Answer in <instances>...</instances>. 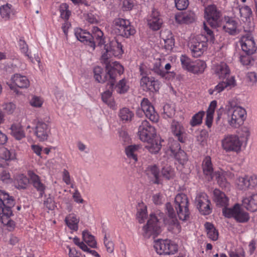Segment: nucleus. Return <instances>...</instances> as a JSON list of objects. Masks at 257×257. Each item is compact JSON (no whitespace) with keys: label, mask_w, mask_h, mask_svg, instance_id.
Masks as SVG:
<instances>
[{"label":"nucleus","mask_w":257,"mask_h":257,"mask_svg":"<svg viewBox=\"0 0 257 257\" xmlns=\"http://www.w3.org/2000/svg\"><path fill=\"white\" fill-rule=\"evenodd\" d=\"M104 52L101 56V61L105 65V68L108 71L110 77L114 78L117 74H120L123 71V67L117 62H112L111 57H119L121 56L123 50L122 45L116 40L111 41L109 44L104 45Z\"/></svg>","instance_id":"nucleus-1"},{"label":"nucleus","mask_w":257,"mask_h":257,"mask_svg":"<svg viewBox=\"0 0 257 257\" xmlns=\"http://www.w3.org/2000/svg\"><path fill=\"white\" fill-rule=\"evenodd\" d=\"M202 34L201 35L192 39L189 44L190 50L192 56L194 57L201 56L207 49V42L214 40L213 32L205 23L203 24V31L202 32Z\"/></svg>","instance_id":"nucleus-2"},{"label":"nucleus","mask_w":257,"mask_h":257,"mask_svg":"<svg viewBox=\"0 0 257 257\" xmlns=\"http://www.w3.org/2000/svg\"><path fill=\"white\" fill-rule=\"evenodd\" d=\"M13 197L4 190H0V220L5 225L13 228L14 222L10 217L13 215L12 208L14 206Z\"/></svg>","instance_id":"nucleus-3"},{"label":"nucleus","mask_w":257,"mask_h":257,"mask_svg":"<svg viewBox=\"0 0 257 257\" xmlns=\"http://www.w3.org/2000/svg\"><path fill=\"white\" fill-rule=\"evenodd\" d=\"M226 109L228 122L231 127L237 128L243 124L246 115L244 108L238 105L233 106L229 102Z\"/></svg>","instance_id":"nucleus-4"},{"label":"nucleus","mask_w":257,"mask_h":257,"mask_svg":"<svg viewBox=\"0 0 257 257\" xmlns=\"http://www.w3.org/2000/svg\"><path fill=\"white\" fill-rule=\"evenodd\" d=\"M163 217L164 213L158 211L155 214H150L147 224L143 227V236L149 238L152 235L159 234L161 232V220Z\"/></svg>","instance_id":"nucleus-5"},{"label":"nucleus","mask_w":257,"mask_h":257,"mask_svg":"<svg viewBox=\"0 0 257 257\" xmlns=\"http://www.w3.org/2000/svg\"><path fill=\"white\" fill-rule=\"evenodd\" d=\"M202 166L203 174L208 181L211 180L215 177L221 187L226 186V179L223 172L220 171L214 173L213 165L210 157L207 156L204 159Z\"/></svg>","instance_id":"nucleus-6"},{"label":"nucleus","mask_w":257,"mask_h":257,"mask_svg":"<svg viewBox=\"0 0 257 257\" xmlns=\"http://www.w3.org/2000/svg\"><path fill=\"white\" fill-rule=\"evenodd\" d=\"M112 30L117 35L128 38L136 33L135 28L131 25L130 21L122 18L115 19L112 24Z\"/></svg>","instance_id":"nucleus-7"},{"label":"nucleus","mask_w":257,"mask_h":257,"mask_svg":"<svg viewBox=\"0 0 257 257\" xmlns=\"http://www.w3.org/2000/svg\"><path fill=\"white\" fill-rule=\"evenodd\" d=\"M242 144L239 137L234 134L225 135L221 141L222 148L226 152H240Z\"/></svg>","instance_id":"nucleus-8"},{"label":"nucleus","mask_w":257,"mask_h":257,"mask_svg":"<svg viewBox=\"0 0 257 257\" xmlns=\"http://www.w3.org/2000/svg\"><path fill=\"white\" fill-rule=\"evenodd\" d=\"M222 213L225 217H233L237 222L240 223L246 222L249 219L248 213L238 204H235L231 208H223Z\"/></svg>","instance_id":"nucleus-9"},{"label":"nucleus","mask_w":257,"mask_h":257,"mask_svg":"<svg viewBox=\"0 0 257 257\" xmlns=\"http://www.w3.org/2000/svg\"><path fill=\"white\" fill-rule=\"evenodd\" d=\"M188 200L187 196L183 193L178 194L175 198V207L180 219L185 221L189 218Z\"/></svg>","instance_id":"nucleus-10"},{"label":"nucleus","mask_w":257,"mask_h":257,"mask_svg":"<svg viewBox=\"0 0 257 257\" xmlns=\"http://www.w3.org/2000/svg\"><path fill=\"white\" fill-rule=\"evenodd\" d=\"M205 18L212 28H215L221 25V14L214 5H209L205 9Z\"/></svg>","instance_id":"nucleus-11"},{"label":"nucleus","mask_w":257,"mask_h":257,"mask_svg":"<svg viewBox=\"0 0 257 257\" xmlns=\"http://www.w3.org/2000/svg\"><path fill=\"white\" fill-rule=\"evenodd\" d=\"M154 247L158 254H173L178 251L177 245L169 239H159L154 243Z\"/></svg>","instance_id":"nucleus-12"},{"label":"nucleus","mask_w":257,"mask_h":257,"mask_svg":"<svg viewBox=\"0 0 257 257\" xmlns=\"http://www.w3.org/2000/svg\"><path fill=\"white\" fill-rule=\"evenodd\" d=\"M138 135L140 140L145 142L155 138L156 132L155 127L148 121L144 120L139 127Z\"/></svg>","instance_id":"nucleus-13"},{"label":"nucleus","mask_w":257,"mask_h":257,"mask_svg":"<svg viewBox=\"0 0 257 257\" xmlns=\"http://www.w3.org/2000/svg\"><path fill=\"white\" fill-rule=\"evenodd\" d=\"M11 80L12 83H7V84L11 90L17 93H18V90L16 86L21 88H27L30 86V81L28 78L20 74L16 73L13 75Z\"/></svg>","instance_id":"nucleus-14"},{"label":"nucleus","mask_w":257,"mask_h":257,"mask_svg":"<svg viewBox=\"0 0 257 257\" xmlns=\"http://www.w3.org/2000/svg\"><path fill=\"white\" fill-rule=\"evenodd\" d=\"M195 203L200 212L203 215H208L211 212L210 201L205 193L198 194L195 199Z\"/></svg>","instance_id":"nucleus-15"},{"label":"nucleus","mask_w":257,"mask_h":257,"mask_svg":"<svg viewBox=\"0 0 257 257\" xmlns=\"http://www.w3.org/2000/svg\"><path fill=\"white\" fill-rule=\"evenodd\" d=\"M161 83L153 77L145 76L140 80V85L142 89L146 91H158L160 87Z\"/></svg>","instance_id":"nucleus-16"},{"label":"nucleus","mask_w":257,"mask_h":257,"mask_svg":"<svg viewBox=\"0 0 257 257\" xmlns=\"http://www.w3.org/2000/svg\"><path fill=\"white\" fill-rule=\"evenodd\" d=\"M141 108L146 117L151 121L157 122L159 120V115L155 110L154 107L147 98H144L141 102Z\"/></svg>","instance_id":"nucleus-17"},{"label":"nucleus","mask_w":257,"mask_h":257,"mask_svg":"<svg viewBox=\"0 0 257 257\" xmlns=\"http://www.w3.org/2000/svg\"><path fill=\"white\" fill-rule=\"evenodd\" d=\"M242 50L247 55L253 54L256 50L253 37L249 34L243 36L240 40Z\"/></svg>","instance_id":"nucleus-18"},{"label":"nucleus","mask_w":257,"mask_h":257,"mask_svg":"<svg viewBox=\"0 0 257 257\" xmlns=\"http://www.w3.org/2000/svg\"><path fill=\"white\" fill-rule=\"evenodd\" d=\"M107 73L104 74L103 73L102 69L99 66H96L94 68V77L95 80L99 83H103L108 81V84L109 88L113 87L114 84V79L116 75L114 78H111L108 75V71L106 69Z\"/></svg>","instance_id":"nucleus-19"},{"label":"nucleus","mask_w":257,"mask_h":257,"mask_svg":"<svg viewBox=\"0 0 257 257\" xmlns=\"http://www.w3.org/2000/svg\"><path fill=\"white\" fill-rule=\"evenodd\" d=\"M28 175L33 187L39 193L41 196L45 193L46 186L41 178L32 171H29Z\"/></svg>","instance_id":"nucleus-20"},{"label":"nucleus","mask_w":257,"mask_h":257,"mask_svg":"<svg viewBox=\"0 0 257 257\" xmlns=\"http://www.w3.org/2000/svg\"><path fill=\"white\" fill-rule=\"evenodd\" d=\"M75 35L78 40L88 45L93 49H94L95 44L92 41V36L89 32L78 28L75 29Z\"/></svg>","instance_id":"nucleus-21"},{"label":"nucleus","mask_w":257,"mask_h":257,"mask_svg":"<svg viewBox=\"0 0 257 257\" xmlns=\"http://www.w3.org/2000/svg\"><path fill=\"white\" fill-rule=\"evenodd\" d=\"M212 70L214 74L220 79L226 78L230 73L228 66L224 62H221L214 64L212 66Z\"/></svg>","instance_id":"nucleus-22"},{"label":"nucleus","mask_w":257,"mask_h":257,"mask_svg":"<svg viewBox=\"0 0 257 257\" xmlns=\"http://www.w3.org/2000/svg\"><path fill=\"white\" fill-rule=\"evenodd\" d=\"M50 132L49 125L42 121H39L35 127V134L40 141L47 140Z\"/></svg>","instance_id":"nucleus-23"},{"label":"nucleus","mask_w":257,"mask_h":257,"mask_svg":"<svg viewBox=\"0 0 257 257\" xmlns=\"http://www.w3.org/2000/svg\"><path fill=\"white\" fill-rule=\"evenodd\" d=\"M235 85V81L233 77L227 79L225 81H221L215 86L213 89H210L208 92L210 94H217L223 91L225 88H231Z\"/></svg>","instance_id":"nucleus-24"},{"label":"nucleus","mask_w":257,"mask_h":257,"mask_svg":"<svg viewBox=\"0 0 257 257\" xmlns=\"http://www.w3.org/2000/svg\"><path fill=\"white\" fill-rule=\"evenodd\" d=\"M243 206L248 210L257 211V194L252 193L244 197L242 200Z\"/></svg>","instance_id":"nucleus-25"},{"label":"nucleus","mask_w":257,"mask_h":257,"mask_svg":"<svg viewBox=\"0 0 257 257\" xmlns=\"http://www.w3.org/2000/svg\"><path fill=\"white\" fill-rule=\"evenodd\" d=\"M163 24L159 13L156 10L152 11V14L148 18V24L149 27L154 31L160 29Z\"/></svg>","instance_id":"nucleus-26"},{"label":"nucleus","mask_w":257,"mask_h":257,"mask_svg":"<svg viewBox=\"0 0 257 257\" xmlns=\"http://www.w3.org/2000/svg\"><path fill=\"white\" fill-rule=\"evenodd\" d=\"M141 147L138 145H129L125 148V153L130 161L136 163L138 161V156L140 153Z\"/></svg>","instance_id":"nucleus-27"},{"label":"nucleus","mask_w":257,"mask_h":257,"mask_svg":"<svg viewBox=\"0 0 257 257\" xmlns=\"http://www.w3.org/2000/svg\"><path fill=\"white\" fill-rule=\"evenodd\" d=\"M213 199L217 206L226 208L228 205V199L225 194L217 189L214 190L213 192Z\"/></svg>","instance_id":"nucleus-28"},{"label":"nucleus","mask_w":257,"mask_h":257,"mask_svg":"<svg viewBox=\"0 0 257 257\" xmlns=\"http://www.w3.org/2000/svg\"><path fill=\"white\" fill-rule=\"evenodd\" d=\"M64 221L67 226L72 231H76L78 229L79 218L76 214L70 213L67 215Z\"/></svg>","instance_id":"nucleus-29"},{"label":"nucleus","mask_w":257,"mask_h":257,"mask_svg":"<svg viewBox=\"0 0 257 257\" xmlns=\"http://www.w3.org/2000/svg\"><path fill=\"white\" fill-rule=\"evenodd\" d=\"M171 130L173 134L176 136L180 142L184 141L182 135L185 132V130L182 124L178 121H173L171 125Z\"/></svg>","instance_id":"nucleus-30"},{"label":"nucleus","mask_w":257,"mask_h":257,"mask_svg":"<svg viewBox=\"0 0 257 257\" xmlns=\"http://www.w3.org/2000/svg\"><path fill=\"white\" fill-rule=\"evenodd\" d=\"M30 180L24 174L17 175L14 180L15 186L18 189H25L28 187Z\"/></svg>","instance_id":"nucleus-31"},{"label":"nucleus","mask_w":257,"mask_h":257,"mask_svg":"<svg viewBox=\"0 0 257 257\" xmlns=\"http://www.w3.org/2000/svg\"><path fill=\"white\" fill-rule=\"evenodd\" d=\"M146 173L149 177L152 179L154 183L159 184L161 183L159 175V171L156 165L149 166L146 170Z\"/></svg>","instance_id":"nucleus-32"},{"label":"nucleus","mask_w":257,"mask_h":257,"mask_svg":"<svg viewBox=\"0 0 257 257\" xmlns=\"http://www.w3.org/2000/svg\"><path fill=\"white\" fill-rule=\"evenodd\" d=\"M148 216L147 206L143 202H139L138 205L137 219L140 223L144 222Z\"/></svg>","instance_id":"nucleus-33"},{"label":"nucleus","mask_w":257,"mask_h":257,"mask_svg":"<svg viewBox=\"0 0 257 257\" xmlns=\"http://www.w3.org/2000/svg\"><path fill=\"white\" fill-rule=\"evenodd\" d=\"M237 23L232 19L228 18L223 26L224 31L230 35H235L237 33Z\"/></svg>","instance_id":"nucleus-34"},{"label":"nucleus","mask_w":257,"mask_h":257,"mask_svg":"<svg viewBox=\"0 0 257 257\" xmlns=\"http://www.w3.org/2000/svg\"><path fill=\"white\" fill-rule=\"evenodd\" d=\"M146 142L147 143L146 148L152 154L158 153L161 148L162 145L160 141L156 140L155 138Z\"/></svg>","instance_id":"nucleus-35"},{"label":"nucleus","mask_w":257,"mask_h":257,"mask_svg":"<svg viewBox=\"0 0 257 257\" xmlns=\"http://www.w3.org/2000/svg\"><path fill=\"white\" fill-rule=\"evenodd\" d=\"M92 41L97 42L99 46L104 45V39L103 32L97 27H93L92 29Z\"/></svg>","instance_id":"nucleus-36"},{"label":"nucleus","mask_w":257,"mask_h":257,"mask_svg":"<svg viewBox=\"0 0 257 257\" xmlns=\"http://www.w3.org/2000/svg\"><path fill=\"white\" fill-rule=\"evenodd\" d=\"M0 14L3 19L9 20L14 16L15 11L11 5L7 4L0 7Z\"/></svg>","instance_id":"nucleus-37"},{"label":"nucleus","mask_w":257,"mask_h":257,"mask_svg":"<svg viewBox=\"0 0 257 257\" xmlns=\"http://www.w3.org/2000/svg\"><path fill=\"white\" fill-rule=\"evenodd\" d=\"M11 134L18 140H21L25 137V133L22 125L19 123L13 124L11 127Z\"/></svg>","instance_id":"nucleus-38"},{"label":"nucleus","mask_w":257,"mask_h":257,"mask_svg":"<svg viewBox=\"0 0 257 257\" xmlns=\"http://www.w3.org/2000/svg\"><path fill=\"white\" fill-rule=\"evenodd\" d=\"M204 227L208 237L212 240H216L218 237V232L214 225L211 223L206 222Z\"/></svg>","instance_id":"nucleus-39"},{"label":"nucleus","mask_w":257,"mask_h":257,"mask_svg":"<svg viewBox=\"0 0 257 257\" xmlns=\"http://www.w3.org/2000/svg\"><path fill=\"white\" fill-rule=\"evenodd\" d=\"M164 62V59H159L156 60L153 63L152 68V71L156 74L163 77L166 75V72L163 69L162 64Z\"/></svg>","instance_id":"nucleus-40"},{"label":"nucleus","mask_w":257,"mask_h":257,"mask_svg":"<svg viewBox=\"0 0 257 257\" xmlns=\"http://www.w3.org/2000/svg\"><path fill=\"white\" fill-rule=\"evenodd\" d=\"M118 115L122 121L128 122L132 120L134 114L128 108L124 107L119 110Z\"/></svg>","instance_id":"nucleus-41"},{"label":"nucleus","mask_w":257,"mask_h":257,"mask_svg":"<svg viewBox=\"0 0 257 257\" xmlns=\"http://www.w3.org/2000/svg\"><path fill=\"white\" fill-rule=\"evenodd\" d=\"M206 65L205 62L201 60H197L193 63L190 71L193 73H202L206 68Z\"/></svg>","instance_id":"nucleus-42"},{"label":"nucleus","mask_w":257,"mask_h":257,"mask_svg":"<svg viewBox=\"0 0 257 257\" xmlns=\"http://www.w3.org/2000/svg\"><path fill=\"white\" fill-rule=\"evenodd\" d=\"M19 49L21 52L28 59L32 60V57L31 52L29 50L28 46L26 42L23 39H20L18 42Z\"/></svg>","instance_id":"nucleus-43"},{"label":"nucleus","mask_w":257,"mask_h":257,"mask_svg":"<svg viewBox=\"0 0 257 257\" xmlns=\"http://www.w3.org/2000/svg\"><path fill=\"white\" fill-rule=\"evenodd\" d=\"M83 240L91 247H95L96 246V241L95 240L94 236L91 235L88 231L84 230L82 232Z\"/></svg>","instance_id":"nucleus-44"},{"label":"nucleus","mask_w":257,"mask_h":257,"mask_svg":"<svg viewBox=\"0 0 257 257\" xmlns=\"http://www.w3.org/2000/svg\"><path fill=\"white\" fill-rule=\"evenodd\" d=\"M1 158L6 161L14 160L16 159V153L14 150H9L3 148L2 150Z\"/></svg>","instance_id":"nucleus-45"},{"label":"nucleus","mask_w":257,"mask_h":257,"mask_svg":"<svg viewBox=\"0 0 257 257\" xmlns=\"http://www.w3.org/2000/svg\"><path fill=\"white\" fill-rule=\"evenodd\" d=\"M59 11L61 18L66 21L68 20L71 15V12L69 10L68 5L66 3L61 4L59 8Z\"/></svg>","instance_id":"nucleus-46"},{"label":"nucleus","mask_w":257,"mask_h":257,"mask_svg":"<svg viewBox=\"0 0 257 257\" xmlns=\"http://www.w3.org/2000/svg\"><path fill=\"white\" fill-rule=\"evenodd\" d=\"M117 92L119 93H124L127 91L129 89V85L126 80L122 79L120 80L115 86Z\"/></svg>","instance_id":"nucleus-47"},{"label":"nucleus","mask_w":257,"mask_h":257,"mask_svg":"<svg viewBox=\"0 0 257 257\" xmlns=\"http://www.w3.org/2000/svg\"><path fill=\"white\" fill-rule=\"evenodd\" d=\"M205 114L204 111H200L194 115L190 120V124L192 126H195L200 124L202 121V118Z\"/></svg>","instance_id":"nucleus-48"},{"label":"nucleus","mask_w":257,"mask_h":257,"mask_svg":"<svg viewBox=\"0 0 257 257\" xmlns=\"http://www.w3.org/2000/svg\"><path fill=\"white\" fill-rule=\"evenodd\" d=\"M173 156L180 164L184 165L188 161V157L186 153L182 150L175 154Z\"/></svg>","instance_id":"nucleus-49"},{"label":"nucleus","mask_w":257,"mask_h":257,"mask_svg":"<svg viewBox=\"0 0 257 257\" xmlns=\"http://www.w3.org/2000/svg\"><path fill=\"white\" fill-rule=\"evenodd\" d=\"M0 181L4 184H9L12 183V179L10 174L8 170L3 169H0Z\"/></svg>","instance_id":"nucleus-50"},{"label":"nucleus","mask_w":257,"mask_h":257,"mask_svg":"<svg viewBox=\"0 0 257 257\" xmlns=\"http://www.w3.org/2000/svg\"><path fill=\"white\" fill-rule=\"evenodd\" d=\"M162 175L167 179L172 178L175 175L174 170L170 166L167 165L162 170Z\"/></svg>","instance_id":"nucleus-51"},{"label":"nucleus","mask_w":257,"mask_h":257,"mask_svg":"<svg viewBox=\"0 0 257 257\" xmlns=\"http://www.w3.org/2000/svg\"><path fill=\"white\" fill-rule=\"evenodd\" d=\"M180 61L182 67L189 71H190L193 63L191 62L190 59L185 55L180 57Z\"/></svg>","instance_id":"nucleus-52"},{"label":"nucleus","mask_w":257,"mask_h":257,"mask_svg":"<svg viewBox=\"0 0 257 257\" xmlns=\"http://www.w3.org/2000/svg\"><path fill=\"white\" fill-rule=\"evenodd\" d=\"M169 151L171 152V155L173 156L177 152L179 151L181 149L180 144L176 141L171 140L169 141L168 144Z\"/></svg>","instance_id":"nucleus-53"},{"label":"nucleus","mask_w":257,"mask_h":257,"mask_svg":"<svg viewBox=\"0 0 257 257\" xmlns=\"http://www.w3.org/2000/svg\"><path fill=\"white\" fill-rule=\"evenodd\" d=\"M236 184L239 190H246L248 189L245 176L238 177L236 181Z\"/></svg>","instance_id":"nucleus-54"},{"label":"nucleus","mask_w":257,"mask_h":257,"mask_svg":"<svg viewBox=\"0 0 257 257\" xmlns=\"http://www.w3.org/2000/svg\"><path fill=\"white\" fill-rule=\"evenodd\" d=\"M248 189H252L257 186V176L253 174L245 175Z\"/></svg>","instance_id":"nucleus-55"},{"label":"nucleus","mask_w":257,"mask_h":257,"mask_svg":"<svg viewBox=\"0 0 257 257\" xmlns=\"http://www.w3.org/2000/svg\"><path fill=\"white\" fill-rule=\"evenodd\" d=\"M237 10L239 12L240 16L245 19L249 18L252 13L250 8L248 6L242 7Z\"/></svg>","instance_id":"nucleus-56"},{"label":"nucleus","mask_w":257,"mask_h":257,"mask_svg":"<svg viewBox=\"0 0 257 257\" xmlns=\"http://www.w3.org/2000/svg\"><path fill=\"white\" fill-rule=\"evenodd\" d=\"M44 102L43 99L37 96H33L30 101L31 106L35 107H41Z\"/></svg>","instance_id":"nucleus-57"},{"label":"nucleus","mask_w":257,"mask_h":257,"mask_svg":"<svg viewBox=\"0 0 257 257\" xmlns=\"http://www.w3.org/2000/svg\"><path fill=\"white\" fill-rule=\"evenodd\" d=\"M164 113L168 117H172L175 114V108L174 105L166 104L163 107Z\"/></svg>","instance_id":"nucleus-58"},{"label":"nucleus","mask_w":257,"mask_h":257,"mask_svg":"<svg viewBox=\"0 0 257 257\" xmlns=\"http://www.w3.org/2000/svg\"><path fill=\"white\" fill-rule=\"evenodd\" d=\"M111 97V92L109 90H106L102 94V99L103 101L107 103L110 107H113V103L110 101Z\"/></svg>","instance_id":"nucleus-59"},{"label":"nucleus","mask_w":257,"mask_h":257,"mask_svg":"<svg viewBox=\"0 0 257 257\" xmlns=\"http://www.w3.org/2000/svg\"><path fill=\"white\" fill-rule=\"evenodd\" d=\"M176 8L179 10H185L189 5L188 0H175Z\"/></svg>","instance_id":"nucleus-60"},{"label":"nucleus","mask_w":257,"mask_h":257,"mask_svg":"<svg viewBox=\"0 0 257 257\" xmlns=\"http://www.w3.org/2000/svg\"><path fill=\"white\" fill-rule=\"evenodd\" d=\"M2 107L3 110L8 114L12 113L16 109L15 104L12 102L5 103L3 104Z\"/></svg>","instance_id":"nucleus-61"},{"label":"nucleus","mask_w":257,"mask_h":257,"mask_svg":"<svg viewBox=\"0 0 257 257\" xmlns=\"http://www.w3.org/2000/svg\"><path fill=\"white\" fill-rule=\"evenodd\" d=\"M44 204L49 210H53L55 207L54 199L50 196L45 200Z\"/></svg>","instance_id":"nucleus-62"},{"label":"nucleus","mask_w":257,"mask_h":257,"mask_svg":"<svg viewBox=\"0 0 257 257\" xmlns=\"http://www.w3.org/2000/svg\"><path fill=\"white\" fill-rule=\"evenodd\" d=\"M72 197L74 201L77 203L82 204L84 202V200L82 198L80 192L77 188L75 189L74 193L72 194Z\"/></svg>","instance_id":"nucleus-63"},{"label":"nucleus","mask_w":257,"mask_h":257,"mask_svg":"<svg viewBox=\"0 0 257 257\" xmlns=\"http://www.w3.org/2000/svg\"><path fill=\"white\" fill-rule=\"evenodd\" d=\"M247 80L250 85H254L257 82L256 74L253 72H248L246 75Z\"/></svg>","instance_id":"nucleus-64"}]
</instances>
